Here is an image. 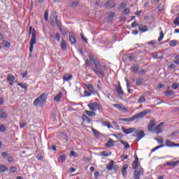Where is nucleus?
I'll return each instance as SVG.
<instances>
[{"instance_id":"nucleus-1","label":"nucleus","mask_w":179,"mask_h":179,"mask_svg":"<svg viewBox=\"0 0 179 179\" xmlns=\"http://www.w3.org/2000/svg\"><path fill=\"white\" fill-rule=\"evenodd\" d=\"M47 101V94L43 93L38 98H36L34 101V107L37 106H43V104H45Z\"/></svg>"},{"instance_id":"nucleus-2","label":"nucleus","mask_w":179,"mask_h":179,"mask_svg":"<svg viewBox=\"0 0 179 179\" xmlns=\"http://www.w3.org/2000/svg\"><path fill=\"white\" fill-rule=\"evenodd\" d=\"M94 72L97 76H104V71L101 69V65H100V62L97 60H94Z\"/></svg>"},{"instance_id":"nucleus-3","label":"nucleus","mask_w":179,"mask_h":179,"mask_svg":"<svg viewBox=\"0 0 179 179\" xmlns=\"http://www.w3.org/2000/svg\"><path fill=\"white\" fill-rule=\"evenodd\" d=\"M87 107L91 110V111H96L99 110V111H103V107L101 105L97 102L90 103L87 105Z\"/></svg>"},{"instance_id":"nucleus-4","label":"nucleus","mask_w":179,"mask_h":179,"mask_svg":"<svg viewBox=\"0 0 179 179\" xmlns=\"http://www.w3.org/2000/svg\"><path fill=\"white\" fill-rule=\"evenodd\" d=\"M150 113H152V110H145L142 112H140L134 115L133 116L134 118V121L135 120H142V118H145V116L146 115V114H150Z\"/></svg>"},{"instance_id":"nucleus-5","label":"nucleus","mask_w":179,"mask_h":179,"mask_svg":"<svg viewBox=\"0 0 179 179\" xmlns=\"http://www.w3.org/2000/svg\"><path fill=\"white\" fill-rule=\"evenodd\" d=\"M145 174V171L142 169V167H139L134 171L133 178L134 179H141L142 176Z\"/></svg>"},{"instance_id":"nucleus-6","label":"nucleus","mask_w":179,"mask_h":179,"mask_svg":"<svg viewBox=\"0 0 179 179\" xmlns=\"http://www.w3.org/2000/svg\"><path fill=\"white\" fill-rule=\"evenodd\" d=\"M37 43V39L36 38V30L34 29L32 31V38L29 42V51L33 52V48H34V44Z\"/></svg>"},{"instance_id":"nucleus-7","label":"nucleus","mask_w":179,"mask_h":179,"mask_svg":"<svg viewBox=\"0 0 179 179\" xmlns=\"http://www.w3.org/2000/svg\"><path fill=\"white\" fill-rule=\"evenodd\" d=\"M134 136L136 137V142H139L140 139L145 138V131L143 130H137L134 134Z\"/></svg>"},{"instance_id":"nucleus-8","label":"nucleus","mask_w":179,"mask_h":179,"mask_svg":"<svg viewBox=\"0 0 179 179\" xmlns=\"http://www.w3.org/2000/svg\"><path fill=\"white\" fill-rule=\"evenodd\" d=\"M131 26L132 27H136V26H138V30L142 33H145V31H148L149 30V28L146 25H138L137 23H132Z\"/></svg>"},{"instance_id":"nucleus-9","label":"nucleus","mask_w":179,"mask_h":179,"mask_svg":"<svg viewBox=\"0 0 179 179\" xmlns=\"http://www.w3.org/2000/svg\"><path fill=\"white\" fill-rule=\"evenodd\" d=\"M157 123H156V120L155 119H152L150 122L148 126V129L150 132H153V130L155 129V127H156Z\"/></svg>"},{"instance_id":"nucleus-10","label":"nucleus","mask_w":179,"mask_h":179,"mask_svg":"<svg viewBox=\"0 0 179 179\" xmlns=\"http://www.w3.org/2000/svg\"><path fill=\"white\" fill-rule=\"evenodd\" d=\"M113 107H115V108H117L119 111H122V113H128V108L124 107L122 104L117 103V104H113Z\"/></svg>"},{"instance_id":"nucleus-11","label":"nucleus","mask_w":179,"mask_h":179,"mask_svg":"<svg viewBox=\"0 0 179 179\" xmlns=\"http://www.w3.org/2000/svg\"><path fill=\"white\" fill-rule=\"evenodd\" d=\"M115 90L119 94V96H124V90H122V87H121V83L118 82V85H115Z\"/></svg>"},{"instance_id":"nucleus-12","label":"nucleus","mask_w":179,"mask_h":179,"mask_svg":"<svg viewBox=\"0 0 179 179\" xmlns=\"http://www.w3.org/2000/svg\"><path fill=\"white\" fill-rule=\"evenodd\" d=\"M50 20L51 23H58V20L57 19V13L54 11L50 13Z\"/></svg>"},{"instance_id":"nucleus-13","label":"nucleus","mask_w":179,"mask_h":179,"mask_svg":"<svg viewBox=\"0 0 179 179\" xmlns=\"http://www.w3.org/2000/svg\"><path fill=\"white\" fill-rule=\"evenodd\" d=\"M59 31H61L62 36H64V37L68 36V32H67L68 29H66V27H63L62 24H59Z\"/></svg>"},{"instance_id":"nucleus-14","label":"nucleus","mask_w":179,"mask_h":179,"mask_svg":"<svg viewBox=\"0 0 179 179\" xmlns=\"http://www.w3.org/2000/svg\"><path fill=\"white\" fill-rule=\"evenodd\" d=\"M136 129L135 128H129V129H125V127H122V131L124 132V134H126L127 135H129V134H132L134 131H136Z\"/></svg>"},{"instance_id":"nucleus-15","label":"nucleus","mask_w":179,"mask_h":179,"mask_svg":"<svg viewBox=\"0 0 179 179\" xmlns=\"http://www.w3.org/2000/svg\"><path fill=\"white\" fill-rule=\"evenodd\" d=\"M73 79V76L66 73L63 76V81L64 82H69V80H72Z\"/></svg>"},{"instance_id":"nucleus-16","label":"nucleus","mask_w":179,"mask_h":179,"mask_svg":"<svg viewBox=\"0 0 179 179\" xmlns=\"http://www.w3.org/2000/svg\"><path fill=\"white\" fill-rule=\"evenodd\" d=\"M166 143V146H167V148H174V146H176V143H174V142L166 139L165 141Z\"/></svg>"},{"instance_id":"nucleus-17","label":"nucleus","mask_w":179,"mask_h":179,"mask_svg":"<svg viewBox=\"0 0 179 179\" xmlns=\"http://www.w3.org/2000/svg\"><path fill=\"white\" fill-rule=\"evenodd\" d=\"M127 170H128V164H124L122 168V174L123 177H125L127 174H128Z\"/></svg>"},{"instance_id":"nucleus-18","label":"nucleus","mask_w":179,"mask_h":179,"mask_svg":"<svg viewBox=\"0 0 179 179\" xmlns=\"http://www.w3.org/2000/svg\"><path fill=\"white\" fill-rule=\"evenodd\" d=\"M138 162H139V158L136 157L135 161L133 162V164H132V168L134 170H136L137 169L136 168L138 167L139 166Z\"/></svg>"},{"instance_id":"nucleus-19","label":"nucleus","mask_w":179,"mask_h":179,"mask_svg":"<svg viewBox=\"0 0 179 179\" xmlns=\"http://www.w3.org/2000/svg\"><path fill=\"white\" fill-rule=\"evenodd\" d=\"M179 161H172L166 162V166H169V167H174L175 166H177L178 164Z\"/></svg>"},{"instance_id":"nucleus-20","label":"nucleus","mask_w":179,"mask_h":179,"mask_svg":"<svg viewBox=\"0 0 179 179\" xmlns=\"http://www.w3.org/2000/svg\"><path fill=\"white\" fill-rule=\"evenodd\" d=\"M162 128H160V126H157L155 127V129H153V131L152 134H162Z\"/></svg>"},{"instance_id":"nucleus-21","label":"nucleus","mask_w":179,"mask_h":179,"mask_svg":"<svg viewBox=\"0 0 179 179\" xmlns=\"http://www.w3.org/2000/svg\"><path fill=\"white\" fill-rule=\"evenodd\" d=\"M120 121H122L123 122H132L133 121H135V119L134 116L129 118H121Z\"/></svg>"},{"instance_id":"nucleus-22","label":"nucleus","mask_w":179,"mask_h":179,"mask_svg":"<svg viewBox=\"0 0 179 179\" xmlns=\"http://www.w3.org/2000/svg\"><path fill=\"white\" fill-rule=\"evenodd\" d=\"M69 40L71 44H75L76 43V38H75V35L72 32L69 34Z\"/></svg>"},{"instance_id":"nucleus-23","label":"nucleus","mask_w":179,"mask_h":179,"mask_svg":"<svg viewBox=\"0 0 179 179\" xmlns=\"http://www.w3.org/2000/svg\"><path fill=\"white\" fill-rule=\"evenodd\" d=\"M105 146L106 148H113V146H114V141H113V139H109V141L106 143Z\"/></svg>"},{"instance_id":"nucleus-24","label":"nucleus","mask_w":179,"mask_h":179,"mask_svg":"<svg viewBox=\"0 0 179 179\" xmlns=\"http://www.w3.org/2000/svg\"><path fill=\"white\" fill-rule=\"evenodd\" d=\"M83 120L84 121V122H87V124H90V122H92V120H90V118H89V117H87V115H83Z\"/></svg>"},{"instance_id":"nucleus-25","label":"nucleus","mask_w":179,"mask_h":179,"mask_svg":"<svg viewBox=\"0 0 179 179\" xmlns=\"http://www.w3.org/2000/svg\"><path fill=\"white\" fill-rule=\"evenodd\" d=\"M62 98V92H59V93L54 97V100H55V101H59Z\"/></svg>"},{"instance_id":"nucleus-26","label":"nucleus","mask_w":179,"mask_h":179,"mask_svg":"<svg viewBox=\"0 0 179 179\" xmlns=\"http://www.w3.org/2000/svg\"><path fill=\"white\" fill-rule=\"evenodd\" d=\"M85 113L88 115V117H96V113L94 111L85 110Z\"/></svg>"},{"instance_id":"nucleus-27","label":"nucleus","mask_w":179,"mask_h":179,"mask_svg":"<svg viewBox=\"0 0 179 179\" xmlns=\"http://www.w3.org/2000/svg\"><path fill=\"white\" fill-rule=\"evenodd\" d=\"M5 171H9V168H8V166H0V173H5Z\"/></svg>"},{"instance_id":"nucleus-28","label":"nucleus","mask_w":179,"mask_h":179,"mask_svg":"<svg viewBox=\"0 0 179 179\" xmlns=\"http://www.w3.org/2000/svg\"><path fill=\"white\" fill-rule=\"evenodd\" d=\"M145 101H146V98L145 97V95L141 96L138 101L139 104H142V103H145Z\"/></svg>"},{"instance_id":"nucleus-29","label":"nucleus","mask_w":179,"mask_h":179,"mask_svg":"<svg viewBox=\"0 0 179 179\" xmlns=\"http://www.w3.org/2000/svg\"><path fill=\"white\" fill-rule=\"evenodd\" d=\"M65 160H66V156H65V155H61L58 158V162L59 163H64V162H65Z\"/></svg>"},{"instance_id":"nucleus-30","label":"nucleus","mask_w":179,"mask_h":179,"mask_svg":"<svg viewBox=\"0 0 179 179\" xmlns=\"http://www.w3.org/2000/svg\"><path fill=\"white\" fill-rule=\"evenodd\" d=\"M120 143H122V145H124V149H129V148H131V146H129V144L128 143V142H125L122 140H120Z\"/></svg>"},{"instance_id":"nucleus-31","label":"nucleus","mask_w":179,"mask_h":179,"mask_svg":"<svg viewBox=\"0 0 179 179\" xmlns=\"http://www.w3.org/2000/svg\"><path fill=\"white\" fill-rule=\"evenodd\" d=\"M61 48L62 50H66V42L64 39H62Z\"/></svg>"},{"instance_id":"nucleus-32","label":"nucleus","mask_w":179,"mask_h":179,"mask_svg":"<svg viewBox=\"0 0 179 179\" xmlns=\"http://www.w3.org/2000/svg\"><path fill=\"white\" fill-rule=\"evenodd\" d=\"M7 80L8 82H13L15 80V76H13L12 74H8L7 76Z\"/></svg>"},{"instance_id":"nucleus-33","label":"nucleus","mask_w":179,"mask_h":179,"mask_svg":"<svg viewBox=\"0 0 179 179\" xmlns=\"http://www.w3.org/2000/svg\"><path fill=\"white\" fill-rule=\"evenodd\" d=\"M17 86H20V87H22V89H25V90H27L28 85L27 83H19L17 84Z\"/></svg>"},{"instance_id":"nucleus-34","label":"nucleus","mask_w":179,"mask_h":179,"mask_svg":"<svg viewBox=\"0 0 179 179\" xmlns=\"http://www.w3.org/2000/svg\"><path fill=\"white\" fill-rule=\"evenodd\" d=\"M86 87L88 90L91 92V93H94V88L92 85H86Z\"/></svg>"},{"instance_id":"nucleus-35","label":"nucleus","mask_w":179,"mask_h":179,"mask_svg":"<svg viewBox=\"0 0 179 179\" xmlns=\"http://www.w3.org/2000/svg\"><path fill=\"white\" fill-rule=\"evenodd\" d=\"M174 94V91L173 90H166L165 93V96H167V97H170V96H173Z\"/></svg>"},{"instance_id":"nucleus-36","label":"nucleus","mask_w":179,"mask_h":179,"mask_svg":"<svg viewBox=\"0 0 179 179\" xmlns=\"http://www.w3.org/2000/svg\"><path fill=\"white\" fill-rule=\"evenodd\" d=\"M114 161H111L107 166V170L111 171L113 170V166Z\"/></svg>"},{"instance_id":"nucleus-37","label":"nucleus","mask_w":179,"mask_h":179,"mask_svg":"<svg viewBox=\"0 0 179 179\" xmlns=\"http://www.w3.org/2000/svg\"><path fill=\"white\" fill-rule=\"evenodd\" d=\"M128 59H129L130 61H134V59H135V54L129 53L128 55Z\"/></svg>"},{"instance_id":"nucleus-38","label":"nucleus","mask_w":179,"mask_h":179,"mask_svg":"<svg viewBox=\"0 0 179 179\" xmlns=\"http://www.w3.org/2000/svg\"><path fill=\"white\" fill-rule=\"evenodd\" d=\"M101 156H105L106 157H108V156H111V152L107 153L106 151H103L100 152Z\"/></svg>"},{"instance_id":"nucleus-39","label":"nucleus","mask_w":179,"mask_h":179,"mask_svg":"<svg viewBox=\"0 0 179 179\" xmlns=\"http://www.w3.org/2000/svg\"><path fill=\"white\" fill-rule=\"evenodd\" d=\"M169 45L171 47H176V45H177V41H176V40L171 41L169 42Z\"/></svg>"},{"instance_id":"nucleus-40","label":"nucleus","mask_w":179,"mask_h":179,"mask_svg":"<svg viewBox=\"0 0 179 179\" xmlns=\"http://www.w3.org/2000/svg\"><path fill=\"white\" fill-rule=\"evenodd\" d=\"M142 83H143V78L137 79L136 85H138V86H141V85H142Z\"/></svg>"},{"instance_id":"nucleus-41","label":"nucleus","mask_w":179,"mask_h":179,"mask_svg":"<svg viewBox=\"0 0 179 179\" xmlns=\"http://www.w3.org/2000/svg\"><path fill=\"white\" fill-rule=\"evenodd\" d=\"M10 171L11 173H17V168H16L15 166H11L10 168Z\"/></svg>"},{"instance_id":"nucleus-42","label":"nucleus","mask_w":179,"mask_h":179,"mask_svg":"<svg viewBox=\"0 0 179 179\" xmlns=\"http://www.w3.org/2000/svg\"><path fill=\"white\" fill-rule=\"evenodd\" d=\"M44 19H45V22H48V10H46L45 11Z\"/></svg>"},{"instance_id":"nucleus-43","label":"nucleus","mask_w":179,"mask_h":179,"mask_svg":"<svg viewBox=\"0 0 179 179\" xmlns=\"http://www.w3.org/2000/svg\"><path fill=\"white\" fill-rule=\"evenodd\" d=\"M115 16V13H110L108 17L109 20H113V18Z\"/></svg>"},{"instance_id":"nucleus-44","label":"nucleus","mask_w":179,"mask_h":179,"mask_svg":"<svg viewBox=\"0 0 179 179\" xmlns=\"http://www.w3.org/2000/svg\"><path fill=\"white\" fill-rule=\"evenodd\" d=\"M174 64H176V65H179V55H176L175 57Z\"/></svg>"},{"instance_id":"nucleus-45","label":"nucleus","mask_w":179,"mask_h":179,"mask_svg":"<svg viewBox=\"0 0 179 179\" xmlns=\"http://www.w3.org/2000/svg\"><path fill=\"white\" fill-rule=\"evenodd\" d=\"M0 131L1 132H5L6 131V127L3 124L0 125Z\"/></svg>"},{"instance_id":"nucleus-46","label":"nucleus","mask_w":179,"mask_h":179,"mask_svg":"<svg viewBox=\"0 0 179 179\" xmlns=\"http://www.w3.org/2000/svg\"><path fill=\"white\" fill-rule=\"evenodd\" d=\"M156 141H157V142H158V143L162 144L164 143V139L162 137L156 138Z\"/></svg>"},{"instance_id":"nucleus-47","label":"nucleus","mask_w":179,"mask_h":179,"mask_svg":"<svg viewBox=\"0 0 179 179\" xmlns=\"http://www.w3.org/2000/svg\"><path fill=\"white\" fill-rule=\"evenodd\" d=\"M55 39L57 40V41H61V35L59 34V33H56Z\"/></svg>"},{"instance_id":"nucleus-48","label":"nucleus","mask_w":179,"mask_h":179,"mask_svg":"<svg viewBox=\"0 0 179 179\" xmlns=\"http://www.w3.org/2000/svg\"><path fill=\"white\" fill-rule=\"evenodd\" d=\"M159 37L158 38V41H162L164 37V34H163V31H161L159 34Z\"/></svg>"},{"instance_id":"nucleus-49","label":"nucleus","mask_w":179,"mask_h":179,"mask_svg":"<svg viewBox=\"0 0 179 179\" xmlns=\"http://www.w3.org/2000/svg\"><path fill=\"white\" fill-rule=\"evenodd\" d=\"M8 117V113L6 112H3L0 115L1 118H6Z\"/></svg>"},{"instance_id":"nucleus-50","label":"nucleus","mask_w":179,"mask_h":179,"mask_svg":"<svg viewBox=\"0 0 179 179\" xmlns=\"http://www.w3.org/2000/svg\"><path fill=\"white\" fill-rule=\"evenodd\" d=\"M3 47H5L6 48H9V47H10V43L8 41H4Z\"/></svg>"},{"instance_id":"nucleus-51","label":"nucleus","mask_w":179,"mask_h":179,"mask_svg":"<svg viewBox=\"0 0 179 179\" xmlns=\"http://www.w3.org/2000/svg\"><path fill=\"white\" fill-rule=\"evenodd\" d=\"M70 155L73 157H78V153L75 152V151H71Z\"/></svg>"},{"instance_id":"nucleus-52","label":"nucleus","mask_w":179,"mask_h":179,"mask_svg":"<svg viewBox=\"0 0 179 179\" xmlns=\"http://www.w3.org/2000/svg\"><path fill=\"white\" fill-rule=\"evenodd\" d=\"M178 134H179V131L177 130V131H175L173 133H171L170 134V136H177V135H178Z\"/></svg>"},{"instance_id":"nucleus-53","label":"nucleus","mask_w":179,"mask_h":179,"mask_svg":"<svg viewBox=\"0 0 179 179\" xmlns=\"http://www.w3.org/2000/svg\"><path fill=\"white\" fill-rule=\"evenodd\" d=\"M103 125L104 127H108V128H111V124H110V122L107 121L103 122Z\"/></svg>"},{"instance_id":"nucleus-54","label":"nucleus","mask_w":179,"mask_h":179,"mask_svg":"<svg viewBox=\"0 0 179 179\" xmlns=\"http://www.w3.org/2000/svg\"><path fill=\"white\" fill-rule=\"evenodd\" d=\"M8 163H13V162H15V159H13V157H9L8 158Z\"/></svg>"},{"instance_id":"nucleus-55","label":"nucleus","mask_w":179,"mask_h":179,"mask_svg":"<svg viewBox=\"0 0 179 179\" xmlns=\"http://www.w3.org/2000/svg\"><path fill=\"white\" fill-rule=\"evenodd\" d=\"M138 69H139V66H138V65L134 66L133 72H138Z\"/></svg>"},{"instance_id":"nucleus-56","label":"nucleus","mask_w":179,"mask_h":179,"mask_svg":"<svg viewBox=\"0 0 179 179\" xmlns=\"http://www.w3.org/2000/svg\"><path fill=\"white\" fill-rule=\"evenodd\" d=\"M127 6L126 3H121L120 6L118 7V9H121L122 8H125Z\"/></svg>"},{"instance_id":"nucleus-57","label":"nucleus","mask_w":179,"mask_h":179,"mask_svg":"<svg viewBox=\"0 0 179 179\" xmlns=\"http://www.w3.org/2000/svg\"><path fill=\"white\" fill-rule=\"evenodd\" d=\"M123 13L124 15H128V13H129V8H124Z\"/></svg>"},{"instance_id":"nucleus-58","label":"nucleus","mask_w":179,"mask_h":179,"mask_svg":"<svg viewBox=\"0 0 179 179\" xmlns=\"http://www.w3.org/2000/svg\"><path fill=\"white\" fill-rule=\"evenodd\" d=\"M77 5H79V1H78V0L73 2L71 4V6H76Z\"/></svg>"},{"instance_id":"nucleus-59","label":"nucleus","mask_w":179,"mask_h":179,"mask_svg":"<svg viewBox=\"0 0 179 179\" xmlns=\"http://www.w3.org/2000/svg\"><path fill=\"white\" fill-rule=\"evenodd\" d=\"M172 89H177L178 87V83H173L171 86Z\"/></svg>"},{"instance_id":"nucleus-60","label":"nucleus","mask_w":179,"mask_h":179,"mask_svg":"<svg viewBox=\"0 0 179 179\" xmlns=\"http://www.w3.org/2000/svg\"><path fill=\"white\" fill-rule=\"evenodd\" d=\"M80 36L83 41H85V43H87V38H85V36H83V34H81Z\"/></svg>"},{"instance_id":"nucleus-61","label":"nucleus","mask_w":179,"mask_h":179,"mask_svg":"<svg viewBox=\"0 0 179 179\" xmlns=\"http://www.w3.org/2000/svg\"><path fill=\"white\" fill-rule=\"evenodd\" d=\"M159 10H163L164 9V6L163 4H159L158 6Z\"/></svg>"},{"instance_id":"nucleus-62","label":"nucleus","mask_w":179,"mask_h":179,"mask_svg":"<svg viewBox=\"0 0 179 179\" xmlns=\"http://www.w3.org/2000/svg\"><path fill=\"white\" fill-rule=\"evenodd\" d=\"M84 94H85V96H87V97H89L90 96H92V93L87 92V91H84Z\"/></svg>"},{"instance_id":"nucleus-63","label":"nucleus","mask_w":179,"mask_h":179,"mask_svg":"<svg viewBox=\"0 0 179 179\" xmlns=\"http://www.w3.org/2000/svg\"><path fill=\"white\" fill-rule=\"evenodd\" d=\"M152 57L154 58V59H159V57L157 56V53H152Z\"/></svg>"},{"instance_id":"nucleus-64","label":"nucleus","mask_w":179,"mask_h":179,"mask_svg":"<svg viewBox=\"0 0 179 179\" xmlns=\"http://www.w3.org/2000/svg\"><path fill=\"white\" fill-rule=\"evenodd\" d=\"M25 126H26V123L25 122H20V128H24Z\"/></svg>"}]
</instances>
